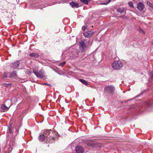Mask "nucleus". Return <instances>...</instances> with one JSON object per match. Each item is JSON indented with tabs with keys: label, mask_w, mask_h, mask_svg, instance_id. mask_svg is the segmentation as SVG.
Returning <instances> with one entry per match:
<instances>
[{
	"label": "nucleus",
	"mask_w": 153,
	"mask_h": 153,
	"mask_svg": "<svg viewBox=\"0 0 153 153\" xmlns=\"http://www.w3.org/2000/svg\"><path fill=\"white\" fill-rule=\"evenodd\" d=\"M51 130H45L44 132V135L46 137V140L49 143H52L55 140V137L52 136L51 134L53 133Z\"/></svg>",
	"instance_id": "1"
},
{
	"label": "nucleus",
	"mask_w": 153,
	"mask_h": 153,
	"mask_svg": "<svg viewBox=\"0 0 153 153\" xmlns=\"http://www.w3.org/2000/svg\"><path fill=\"white\" fill-rule=\"evenodd\" d=\"M123 66V64L121 61H116L112 64V68L116 70H118L121 68Z\"/></svg>",
	"instance_id": "2"
},
{
	"label": "nucleus",
	"mask_w": 153,
	"mask_h": 153,
	"mask_svg": "<svg viewBox=\"0 0 153 153\" xmlns=\"http://www.w3.org/2000/svg\"><path fill=\"white\" fill-rule=\"evenodd\" d=\"M33 72L38 77L43 79H45V76L44 75V72L43 70L41 69L39 72H37L33 69Z\"/></svg>",
	"instance_id": "3"
},
{
	"label": "nucleus",
	"mask_w": 153,
	"mask_h": 153,
	"mask_svg": "<svg viewBox=\"0 0 153 153\" xmlns=\"http://www.w3.org/2000/svg\"><path fill=\"white\" fill-rule=\"evenodd\" d=\"M104 90L106 92L112 93L114 91L115 88L113 85H108L104 88Z\"/></svg>",
	"instance_id": "4"
},
{
	"label": "nucleus",
	"mask_w": 153,
	"mask_h": 153,
	"mask_svg": "<svg viewBox=\"0 0 153 153\" xmlns=\"http://www.w3.org/2000/svg\"><path fill=\"white\" fill-rule=\"evenodd\" d=\"M19 64L20 62L18 60H16L10 64V66L11 68L13 69H16L19 66Z\"/></svg>",
	"instance_id": "5"
},
{
	"label": "nucleus",
	"mask_w": 153,
	"mask_h": 153,
	"mask_svg": "<svg viewBox=\"0 0 153 153\" xmlns=\"http://www.w3.org/2000/svg\"><path fill=\"white\" fill-rule=\"evenodd\" d=\"M93 33L94 32L91 31H88L85 32L83 33V35L86 38H89L92 36Z\"/></svg>",
	"instance_id": "6"
},
{
	"label": "nucleus",
	"mask_w": 153,
	"mask_h": 153,
	"mask_svg": "<svg viewBox=\"0 0 153 153\" xmlns=\"http://www.w3.org/2000/svg\"><path fill=\"white\" fill-rule=\"evenodd\" d=\"M75 150L76 153H83L84 152L82 147L79 146H76Z\"/></svg>",
	"instance_id": "7"
},
{
	"label": "nucleus",
	"mask_w": 153,
	"mask_h": 153,
	"mask_svg": "<svg viewBox=\"0 0 153 153\" xmlns=\"http://www.w3.org/2000/svg\"><path fill=\"white\" fill-rule=\"evenodd\" d=\"M144 7V4L142 3L139 2L137 4V8L140 11H142Z\"/></svg>",
	"instance_id": "8"
},
{
	"label": "nucleus",
	"mask_w": 153,
	"mask_h": 153,
	"mask_svg": "<svg viewBox=\"0 0 153 153\" xmlns=\"http://www.w3.org/2000/svg\"><path fill=\"white\" fill-rule=\"evenodd\" d=\"M70 5L71 7L73 8H77L79 7V4L78 3H76L74 1H72L70 2Z\"/></svg>",
	"instance_id": "9"
},
{
	"label": "nucleus",
	"mask_w": 153,
	"mask_h": 153,
	"mask_svg": "<svg viewBox=\"0 0 153 153\" xmlns=\"http://www.w3.org/2000/svg\"><path fill=\"white\" fill-rule=\"evenodd\" d=\"M39 140L41 141H44L45 139H46V137L45 135L42 134H40L39 137Z\"/></svg>",
	"instance_id": "10"
},
{
	"label": "nucleus",
	"mask_w": 153,
	"mask_h": 153,
	"mask_svg": "<svg viewBox=\"0 0 153 153\" xmlns=\"http://www.w3.org/2000/svg\"><path fill=\"white\" fill-rule=\"evenodd\" d=\"M29 56L33 58H37L39 57V54L36 53H30Z\"/></svg>",
	"instance_id": "11"
},
{
	"label": "nucleus",
	"mask_w": 153,
	"mask_h": 153,
	"mask_svg": "<svg viewBox=\"0 0 153 153\" xmlns=\"http://www.w3.org/2000/svg\"><path fill=\"white\" fill-rule=\"evenodd\" d=\"M17 76L16 72V71H14L13 72H12L10 73V78H14L16 77Z\"/></svg>",
	"instance_id": "12"
},
{
	"label": "nucleus",
	"mask_w": 153,
	"mask_h": 153,
	"mask_svg": "<svg viewBox=\"0 0 153 153\" xmlns=\"http://www.w3.org/2000/svg\"><path fill=\"white\" fill-rule=\"evenodd\" d=\"M118 12L120 13H126V10L124 8H119L117 9Z\"/></svg>",
	"instance_id": "13"
},
{
	"label": "nucleus",
	"mask_w": 153,
	"mask_h": 153,
	"mask_svg": "<svg viewBox=\"0 0 153 153\" xmlns=\"http://www.w3.org/2000/svg\"><path fill=\"white\" fill-rule=\"evenodd\" d=\"M80 46L81 47L83 48H85L86 47V45L85 44V43L83 42H82L79 43Z\"/></svg>",
	"instance_id": "14"
},
{
	"label": "nucleus",
	"mask_w": 153,
	"mask_h": 153,
	"mask_svg": "<svg viewBox=\"0 0 153 153\" xmlns=\"http://www.w3.org/2000/svg\"><path fill=\"white\" fill-rule=\"evenodd\" d=\"M79 81L81 82L82 83L86 85H88L87 82L83 79H79Z\"/></svg>",
	"instance_id": "15"
},
{
	"label": "nucleus",
	"mask_w": 153,
	"mask_h": 153,
	"mask_svg": "<svg viewBox=\"0 0 153 153\" xmlns=\"http://www.w3.org/2000/svg\"><path fill=\"white\" fill-rule=\"evenodd\" d=\"M80 1L85 4H88V2L90 1L91 0H80Z\"/></svg>",
	"instance_id": "16"
},
{
	"label": "nucleus",
	"mask_w": 153,
	"mask_h": 153,
	"mask_svg": "<svg viewBox=\"0 0 153 153\" xmlns=\"http://www.w3.org/2000/svg\"><path fill=\"white\" fill-rule=\"evenodd\" d=\"M1 108L2 109L4 110H6L8 108L4 104H3L1 105Z\"/></svg>",
	"instance_id": "17"
},
{
	"label": "nucleus",
	"mask_w": 153,
	"mask_h": 153,
	"mask_svg": "<svg viewBox=\"0 0 153 153\" xmlns=\"http://www.w3.org/2000/svg\"><path fill=\"white\" fill-rule=\"evenodd\" d=\"M65 63H66L65 62H60L59 63V66H63L65 65Z\"/></svg>",
	"instance_id": "18"
},
{
	"label": "nucleus",
	"mask_w": 153,
	"mask_h": 153,
	"mask_svg": "<svg viewBox=\"0 0 153 153\" xmlns=\"http://www.w3.org/2000/svg\"><path fill=\"white\" fill-rule=\"evenodd\" d=\"M147 4L152 8L153 7H153V4H152L150 2H147Z\"/></svg>",
	"instance_id": "19"
},
{
	"label": "nucleus",
	"mask_w": 153,
	"mask_h": 153,
	"mask_svg": "<svg viewBox=\"0 0 153 153\" xmlns=\"http://www.w3.org/2000/svg\"><path fill=\"white\" fill-rule=\"evenodd\" d=\"M120 17L123 18L125 19H128V17H127V16H125L124 15H123V16H120Z\"/></svg>",
	"instance_id": "20"
},
{
	"label": "nucleus",
	"mask_w": 153,
	"mask_h": 153,
	"mask_svg": "<svg viewBox=\"0 0 153 153\" xmlns=\"http://www.w3.org/2000/svg\"><path fill=\"white\" fill-rule=\"evenodd\" d=\"M7 75V73H6V72L4 73L3 74V76H2L3 78L6 77Z\"/></svg>",
	"instance_id": "21"
},
{
	"label": "nucleus",
	"mask_w": 153,
	"mask_h": 153,
	"mask_svg": "<svg viewBox=\"0 0 153 153\" xmlns=\"http://www.w3.org/2000/svg\"><path fill=\"white\" fill-rule=\"evenodd\" d=\"M128 5L130 7H133V8L134 7L133 6V3L131 2H129L128 3Z\"/></svg>",
	"instance_id": "22"
},
{
	"label": "nucleus",
	"mask_w": 153,
	"mask_h": 153,
	"mask_svg": "<svg viewBox=\"0 0 153 153\" xmlns=\"http://www.w3.org/2000/svg\"><path fill=\"white\" fill-rule=\"evenodd\" d=\"M90 142L91 143V144L88 143L87 145L88 146H93V142L92 141H90Z\"/></svg>",
	"instance_id": "23"
},
{
	"label": "nucleus",
	"mask_w": 153,
	"mask_h": 153,
	"mask_svg": "<svg viewBox=\"0 0 153 153\" xmlns=\"http://www.w3.org/2000/svg\"><path fill=\"white\" fill-rule=\"evenodd\" d=\"M152 103L150 101H149L147 102V106H149L152 105Z\"/></svg>",
	"instance_id": "24"
},
{
	"label": "nucleus",
	"mask_w": 153,
	"mask_h": 153,
	"mask_svg": "<svg viewBox=\"0 0 153 153\" xmlns=\"http://www.w3.org/2000/svg\"><path fill=\"white\" fill-rule=\"evenodd\" d=\"M111 1V0H108V1L107 2H106L105 3H102V4L107 5L108 4L110 1Z\"/></svg>",
	"instance_id": "25"
},
{
	"label": "nucleus",
	"mask_w": 153,
	"mask_h": 153,
	"mask_svg": "<svg viewBox=\"0 0 153 153\" xmlns=\"http://www.w3.org/2000/svg\"><path fill=\"white\" fill-rule=\"evenodd\" d=\"M87 28V26H83L82 27V30H85V29Z\"/></svg>",
	"instance_id": "26"
},
{
	"label": "nucleus",
	"mask_w": 153,
	"mask_h": 153,
	"mask_svg": "<svg viewBox=\"0 0 153 153\" xmlns=\"http://www.w3.org/2000/svg\"><path fill=\"white\" fill-rule=\"evenodd\" d=\"M9 131L10 133L12 132V131L11 129V126H10V127H9Z\"/></svg>",
	"instance_id": "27"
},
{
	"label": "nucleus",
	"mask_w": 153,
	"mask_h": 153,
	"mask_svg": "<svg viewBox=\"0 0 153 153\" xmlns=\"http://www.w3.org/2000/svg\"><path fill=\"white\" fill-rule=\"evenodd\" d=\"M31 71H30L29 70H27V73L28 74H31Z\"/></svg>",
	"instance_id": "28"
},
{
	"label": "nucleus",
	"mask_w": 153,
	"mask_h": 153,
	"mask_svg": "<svg viewBox=\"0 0 153 153\" xmlns=\"http://www.w3.org/2000/svg\"><path fill=\"white\" fill-rule=\"evenodd\" d=\"M47 85H49V86H51V85H50V84H47Z\"/></svg>",
	"instance_id": "29"
},
{
	"label": "nucleus",
	"mask_w": 153,
	"mask_h": 153,
	"mask_svg": "<svg viewBox=\"0 0 153 153\" xmlns=\"http://www.w3.org/2000/svg\"><path fill=\"white\" fill-rule=\"evenodd\" d=\"M43 84H46L45 83H44Z\"/></svg>",
	"instance_id": "30"
},
{
	"label": "nucleus",
	"mask_w": 153,
	"mask_h": 153,
	"mask_svg": "<svg viewBox=\"0 0 153 153\" xmlns=\"http://www.w3.org/2000/svg\"><path fill=\"white\" fill-rule=\"evenodd\" d=\"M153 7L152 8H153V7Z\"/></svg>",
	"instance_id": "31"
}]
</instances>
